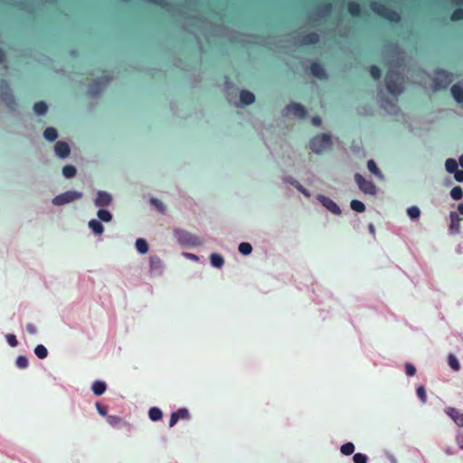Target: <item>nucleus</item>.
<instances>
[{
    "label": "nucleus",
    "mask_w": 463,
    "mask_h": 463,
    "mask_svg": "<svg viewBox=\"0 0 463 463\" xmlns=\"http://www.w3.org/2000/svg\"><path fill=\"white\" fill-rule=\"evenodd\" d=\"M309 146L314 153L322 154L331 147V136L326 133L317 135L310 140Z\"/></svg>",
    "instance_id": "f257e3e1"
},
{
    "label": "nucleus",
    "mask_w": 463,
    "mask_h": 463,
    "mask_svg": "<svg viewBox=\"0 0 463 463\" xmlns=\"http://www.w3.org/2000/svg\"><path fill=\"white\" fill-rule=\"evenodd\" d=\"M83 194L81 192L75 190L66 191L62 194L56 195L52 199V203L56 206L64 205L82 198Z\"/></svg>",
    "instance_id": "f03ea898"
},
{
    "label": "nucleus",
    "mask_w": 463,
    "mask_h": 463,
    "mask_svg": "<svg viewBox=\"0 0 463 463\" xmlns=\"http://www.w3.org/2000/svg\"><path fill=\"white\" fill-rule=\"evenodd\" d=\"M354 180L362 192L370 195L376 194V186L372 181L366 180L360 174H355Z\"/></svg>",
    "instance_id": "7ed1b4c3"
},
{
    "label": "nucleus",
    "mask_w": 463,
    "mask_h": 463,
    "mask_svg": "<svg viewBox=\"0 0 463 463\" xmlns=\"http://www.w3.org/2000/svg\"><path fill=\"white\" fill-rule=\"evenodd\" d=\"M452 81V76L444 71H437L434 77V90H438L446 88Z\"/></svg>",
    "instance_id": "20e7f679"
},
{
    "label": "nucleus",
    "mask_w": 463,
    "mask_h": 463,
    "mask_svg": "<svg viewBox=\"0 0 463 463\" xmlns=\"http://www.w3.org/2000/svg\"><path fill=\"white\" fill-rule=\"evenodd\" d=\"M386 87L388 90L393 95L400 94L402 91L399 76L393 75L392 72L388 73L387 75Z\"/></svg>",
    "instance_id": "39448f33"
},
{
    "label": "nucleus",
    "mask_w": 463,
    "mask_h": 463,
    "mask_svg": "<svg viewBox=\"0 0 463 463\" xmlns=\"http://www.w3.org/2000/svg\"><path fill=\"white\" fill-rule=\"evenodd\" d=\"M175 235L177 238L178 241L186 244V245H199L200 241H198L197 238L193 236L186 231L184 230H175Z\"/></svg>",
    "instance_id": "423d86ee"
},
{
    "label": "nucleus",
    "mask_w": 463,
    "mask_h": 463,
    "mask_svg": "<svg viewBox=\"0 0 463 463\" xmlns=\"http://www.w3.org/2000/svg\"><path fill=\"white\" fill-rule=\"evenodd\" d=\"M317 198L319 203L333 214L340 215L342 213L340 207L330 198L323 194H318Z\"/></svg>",
    "instance_id": "0eeeda50"
},
{
    "label": "nucleus",
    "mask_w": 463,
    "mask_h": 463,
    "mask_svg": "<svg viewBox=\"0 0 463 463\" xmlns=\"http://www.w3.org/2000/svg\"><path fill=\"white\" fill-rule=\"evenodd\" d=\"M112 203V195L106 192L99 190L97 192V197L94 200V204L98 208H103L106 206H109Z\"/></svg>",
    "instance_id": "6e6552de"
},
{
    "label": "nucleus",
    "mask_w": 463,
    "mask_h": 463,
    "mask_svg": "<svg viewBox=\"0 0 463 463\" xmlns=\"http://www.w3.org/2000/svg\"><path fill=\"white\" fill-rule=\"evenodd\" d=\"M286 113L291 114L298 118H304L307 116L305 108L299 103H291L287 106Z\"/></svg>",
    "instance_id": "1a4fd4ad"
},
{
    "label": "nucleus",
    "mask_w": 463,
    "mask_h": 463,
    "mask_svg": "<svg viewBox=\"0 0 463 463\" xmlns=\"http://www.w3.org/2000/svg\"><path fill=\"white\" fill-rule=\"evenodd\" d=\"M55 155L60 158H67L71 154V147L64 141H58L54 146Z\"/></svg>",
    "instance_id": "9d476101"
},
{
    "label": "nucleus",
    "mask_w": 463,
    "mask_h": 463,
    "mask_svg": "<svg viewBox=\"0 0 463 463\" xmlns=\"http://www.w3.org/2000/svg\"><path fill=\"white\" fill-rule=\"evenodd\" d=\"M163 261L157 256H151L149 260V271L153 275H160L163 271Z\"/></svg>",
    "instance_id": "9b49d317"
},
{
    "label": "nucleus",
    "mask_w": 463,
    "mask_h": 463,
    "mask_svg": "<svg viewBox=\"0 0 463 463\" xmlns=\"http://www.w3.org/2000/svg\"><path fill=\"white\" fill-rule=\"evenodd\" d=\"M450 224L449 231L453 234H458L460 232V217L456 212H450L449 213Z\"/></svg>",
    "instance_id": "f8f14e48"
},
{
    "label": "nucleus",
    "mask_w": 463,
    "mask_h": 463,
    "mask_svg": "<svg viewBox=\"0 0 463 463\" xmlns=\"http://www.w3.org/2000/svg\"><path fill=\"white\" fill-rule=\"evenodd\" d=\"M447 414L455 421L459 427H463V413L453 407L447 409Z\"/></svg>",
    "instance_id": "ddd939ff"
},
{
    "label": "nucleus",
    "mask_w": 463,
    "mask_h": 463,
    "mask_svg": "<svg viewBox=\"0 0 463 463\" xmlns=\"http://www.w3.org/2000/svg\"><path fill=\"white\" fill-rule=\"evenodd\" d=\"M373 9L375 12H377L379 14H381L383 16H385V17H387L388 19H390L392 21H395V20L398 19V14L396 13L389 12V11L386 10L385 7L380 6L377 4H373Z\"/></svg>",
    "instance_id": "4468645a"
},
{
    "label": "nucleus",
    "mask_w": 463,
    "mask_h": 463,
    "mask_svg": "<svg viewBox=\"0 0 463 463\" xmlns=\"http://www.w3.org/2000/svg\"><path fill=\"white\" fill-rule=\"evenodd\" d=\"M451 94L454 99L459 103H463V83H458L452 86Z\"/></svg>",
    "instance_id": "2eb2a0df"
},
{
    "label": "nucleus",
    "mask_w": 463,
    "mask_h": 463,
    "mask_svg": "<svg viewBox=\"0 0 463 463\" xmlns=\"http://www.w3.org/2000/svg\"><path fill=\"white\" fill-rule=\"evenodd\" d=\"M240 101L244 106L250 105L255 101V95L249 90H241L240 92Z\"/></svg>",
    "instance_id": "dca6fc26"
},
{
    "label": "nucleus",
    "mask_w": 463,
    "mask_h": 463,
    "mask_svg": "<svg viewBox=\"0 0 463 463\" xmlns=\"http://www.w3.org/2000/svg\"><path fill=\"white\" fill-rule=\"evenodd\" d=\"M89 228L96 235H100L104 232V227L101 224V222L96 219H92L88 223Z\"/></svg>",
    "instance_id": "f3484780"
},
{
    "label": "nucleus",
    "mask_w": 463,
    "mask_h": 463,
    "mask_svg": "<svg viewBox=\"0 0 463 463\" xmlns=\"http://www.w3.org/2000/svg\"><path fill=\"white\" fill-rule=\"evenodd\" d=\"M97 216L99 218V221L100 222H109L112 221V213L108 211V210H105V209H102V208H99L98 213H97Z\"/></svg>",
    "instance_id": "a211bd4d"
},
{
    "label": "nucleus",
    "mask_w": 463,
    "mask_h": 463,
    "mask_svg": "<svg viewBox=\"0 0 463 463\" xmlns=\"http://www.w3.org/2000/svg\"><path fill=\"white\" fill-rule=\"evenodd\" d=\"M43 137L47 141L52 142L58 137V132L54 128L49 127L43 131Z\"/></svg>",
    "instance_id": "6ab92c4d"
},
{
    "label": "nucleus",
    "mask_w": 463,
    "mask_h": 463,
    "mask_svg": "<svg viewBox=\"0 0 463 463\" xmlns=\"http://www.w3.org/2000/svg\"><path fill=\"white\" fill-rule=\"evenodd\" d=\"M136 248L137 250L141 254H146L148 252V244L146 241L143 238H138L136 241Z\"/></svg>",
    "instance_id": "aec40b11"
},
{
    "label": "nucleus",
    "mask_w": 463,
    "mask_h": 463,
    "mask_svg": "<svg viewBox=\"0 0 463 463\" xmlns=\"http://www.w3.org/2000/svg\"><path fill=\"white\" fill-rule=\"evenodd\" d=\"M367 168L372 174L379 177L381 180L383 179V174L381 173V171L376 165V163L373 159L368 160Z\"/></svg>",
    "instance_id": "412c9836"
},
{
    "label": "nucleus",
    "mask_w": 463,
    "mask_h": 463,
    "mask_svg": "<svg viewBox=\"0 0 463 463\" xmlns=\"http://www.w3.org/2000/svg\"><path fill=\"white\" fill-rule=\"evenodd\" d=\"M211 264L214 268H222L224 263L223 258L218 253H213L210 256Z\"/></svg>",
    "instance_id": "4be33fe9"
},
{
    "label": "nucleus",
    "mask_w": 463,
    "mask_h": 463,
    "mask_svg": "<svg viewBox=\"0 0 463 463\" xmlns=\"http://www.w3.org/2000/svg\"><path fill=\"white\" fill-rule=\"evenodd\" d=\"M106 391V383L101 381H96L92 384V392L96 395H101Z\"/></svg>",
    "instance_id": "5701e85b"
},
{
    "label": "nucleus",
    "mask_w": 463,
    "mask_h": 463,
    "mask_svg": "<svg viewBox=\"0 0 463 463\" xmlns=\"http://www.w3.org/2000/svg\"><path fill=\"white\" fill-rule=\"evenodd\" d=\"M445 168L447 172L453 174L458 169V164L455 159L449 158L445 162Z\"/></svg>",
    "instance_id": "b1692460"
},
{
    "label": "nucleus",
    "mask_w": 463,
    "mask_h": 463,
    "mask_svg": "<svg viewBox=\"0 0 463 463\" xmlns=\"http://www.w3.org/2000/svg\"><path fill=\"white\" fill-rule=\"evenodd\" d=\"M407 214L411 220L416 221L420 216V210L418 206H411L407 209Z\"/></svg>",
    "instance_id": "393cba45"
},
{
    "label": "nucleus",
    "mask_w": 463,
    "mask_h": 463,
    "mask_svg": "<svg viewBox=\"0 0 463 463\" xmlns=\"http://www.w3.org/2000/svg\"><path fill=\"white\" fill-rule=\"evenodd\" d=\"M77 173L76 167L71 165H67L62 168V175L65 178H72Z\"/></svg>",
    "instance_id": "a878e982"
},
{
    "label": "nucleus",
    "mask_w": 463,
    "mask_h": 463,
    "mask_svg": "<svg viewBox=\"0 0 463 463\" xmlns=\"http://www.w3.org/2000/svg\"><path fill=\"white\" fill-rule=\"evenodd\" d=\"M350 207L353 211L357 213H364L365 211L364 203L359 200H352L350 203Z\"/></svg>",
    "instance_id": "bb28decb"
},
{
    "label": "nucleus",
    "mask_w": 463,
    "mask_h": 463,
    "mask_svg": "<svg viewBox=\"0 0 463 463\" xmlns=\"http://www.w3.org/2000/svg\"><path fill=\"white\" fill-rule=\"evenodd\" d=\"M33 110H34L35 114H37L39 116H43L47 111V105L43 101L37 102L33 106Z\"/></svg>",
    "instance_id": "cd10ccee"
},
{
    "label": "nucleus",
    "mask_w": 463,
    "mask_h": 463,
    "mask_svg": "<svg viewBox=\"0 0 463 463\" xmlns=\"http://www.w3.org/2000/svg\"><path fill=\"white\" fill-rule=\"evenodd\" d=\"M34 354L38 358L44 359L47 357L48 351L44 345H38L34 349Z\"/></svg>",
    "instance_id": "c85d7f7f"
},
{
    "label": "nucleus",
    "mask_w": 463,
    "mask_h": 463,
    "mask_svg": "<svg viewBox=\"0 0 463 463\" xmlns=\"http://www.w3.org/2000/svg\"><path fill=\"white\" fill-rule=\"evenodd\" d=\"M149 418L153 420H159L162 418V411L157 407H152L149 410Z\"/></svg>",
    "instance_id": "c756f323"
},
{
    "label": "nucleus",
    "mask_w": 463,
    "mask_h": 463,
    "mask_svg": "<svg viewBox=\"0 0 463 463\" xmlns=\"http://www.w3.org/2000/svg\"><path fill=\"white\" fill-rule=\"evenodd\" d=\"M310 70H311V72L313 75H315L318 78L325 77V71H324V69L321 67V65H319L317 63H314V64H312Z\"/></svg>",
    "instance_id": "7c9ffc66"
},
{
    "label": "nucleus",
    "mask_w": 463,
    "mask_h": 463,
    "mask_svg": "<svg viewBox=\"0 0 463 463\" xmlns=\"http://www.w3.org/2000/svg\"><path fill=\"white\" fill-rule=\"evenodd\" d=\"M448 362H449V366L454 371H458L460 369L459 362H458V360L457 359V357L453 354H449Z\"/></svg>",
    "instance_id": "2f4dec72"
},
{
    "label": "nucleus",
    "mask_w": 463,
    "mask_h": 463,
    "mask_svg": "<svg viewBox=\"0 0 463 463\" xmlns=\"http://www.w3.org/2000/svg\"><path fill=\"white\" fill-rule=\"evenodd\" d=\"M239 251L242 255H250L252 251V247L249 242H241L238 248Z\"/></svg>",
    "instance_id": "473e14b6"
},
{
    "label": "nucleus",
    "mask_w": 463,
    "mask_h": 463,
    "mask_svg": "<svg viewBox=\"0 0 463 463\" xmlns=\"http://www.w3.org/2000/svg\"><path fill=\"white\" fill-rule=\"evenodd\" d=\"M354 445L352 442H347L341 446V452L344 455H346V456L351 455L354 453Z\"/></svg>",
    "instance_id": "72a5a7b5"
},
{
    "label": "nucleus",
    "mask_w": 463,
    "mask_h": 463,
    "mask_svg": "<svg viewBox=\"0 0 463 463\" xmlns=\"http://www.w3.org/2000/svg\"><path fill=\"white\" fill-rule=\"evenodd\" d=\"M450 196L452 199L458 201L460 200L463 196V192L460 186H455L450 191Z\"/></svg>",
    "instance_id": "f704fd0d"
},
{
    "label": "nucleus",
    "mask_w": 463,
    "mask_h": 463,
    "mask_svg": "<svg viewBox=\"0 0 463 463\" xmlns=\"http://www.w3.org/2000/svg\"><path fill=\"white\" fill-rule=\"evenodd\" d=\"M150 202L160 213H164L165 212V206L158 199L151 198Z\"/></svg>",
    "instance_id": "c9c22d12"
},
{
    "label": "nucleus",
    "mask_w": 463,
    "mask_h": 463,
    "mask_svg": "<svg viewBox=\"0 0 463 463\" xmlns=\"http://www.w3.org/2000/svg\"><path fill=\"white\" fill-rule=\"evenodd\" d=\"M417 394L421 402L425 403L427 401V395L424 386L420 385L417 388Z\"/></svg>",
    "instance_id": "e433bc0d"
},
{
    "label": "nucleus",
    "mask_w": 463,
    "mask_h": 463,
    "mask_svg": "<svg viewBox=\"0 0 463 463\" xmlns=\"http://www.w3.org/2000/svg\"><path fill=\"white\" fill-rule=\"evenodd\" d=\"M16 365L19 368H26L28 366V360L25 356L20 355L16 359Z\"/></svg>",
    "instance_id": "4c0bfd02"
},
{
    "label": "nucleus",
    "mask_w": 463,
    "mask_h": 463,
    "mask_svg": "<svg viewBox=\"0 0 463 463\" xmlns=\"http://www.w3.org/2000/svg\"><path fill=\"white\" fill-rule=\"evenodd\" d=\"M353 460L354 463H367V457L362 453H356L353 457Z\"/></svg>",
    "instance_id": "58836bf2"
},
{
    "label": "nucleus",
    "mask_w": 463,
    "mask_h": 463,
    "mask_svg": "<svg viewBox=\"0 0 463 463\" xmlns=\"http://www.w3.org/2000/svg\"><path fill=\"white\" fill-rule=\"evenodd\" d=\"M107 420L111 426H117L121 422V419L115 415L109 416Z\"/></svg>",
    "instance_id": "ea45409f"
},
{
    "label": "nucleus",
    "mask_w": 463,
    "mask_h": 463,
    "mask_svg": "<svg viewBox=\"0 0 463 463\" xmlns=\"http://www.w3.org/2000/svg\"><path fill=\"white\" fill-rule=\"evenodd\" d=\"M348 10H349L350 14H352L353 15H356L359 14L360 7L357 4L351 3L348 6Z\"/></svg>",
    "instance_id": "a19ab883"
},
{
    "label": "nucleus",
    "mask_w": 463,
    "mask_h": 463,
    "mask_svg": "<svg viewBox=\"0 0 463 463\" xmlns=\"http://www.w3.org/2000/svg\"><path fill=\"white\" fill-rule=\"evenodd\" d=\"M6 340L12 347H14L18 345L17 339L14 335H12V334L7 335Z\"/></svg>",
    "instance_id": "79ce46f5"
},
{
    "label": "nucleus",
    "mask_w": 463,
    "mask_h": 463,
    "mask_svg": "<svg viewBox=\"0 0 463 463\" xmlns=\"http://www.w3.org/2000/svg\"><path fill=\"white\" fill-rule=\"evenodd\" d=\"M370 72H371L372 77H373V79H375V80H378V79L381 77V71H380V69H379L378 67H376V66H373V67L371 68Z\"/></svg>",
    "instance_id": "37998d69"
},
{
    "label": "nucleus",
    "mask_w": 463,
    "mask_h": 463,
    "mask_svg": "<svg viewBox=\"0 0 463 463\" xmlns=\"http://www.w3.org/2000/svg\"><path fill=\"white\" fill-rule=\"evenodd\" d=\"M2 99L6 103L8 106H12L14 103V98L10 94H3Z\"/></svg>",
    "instance_id": "c03bdc74"
},
{
    "label": "nucleus",
    "mask_w": 463,
    "mask_h": 463,
    "mask_svg": "<svg viewBox=\"0 0 463 463\" xmlns=\"http://www.w3.org/2000/svg\"><path fill=\"white\" fill-rule=\"evenodd\" d=\"M283 181H284V183L291 184V185H293L296 188H297L298 184H299V183L295 178H293L291 176L284 177Z\"/></svg>",
    "instance_id": "a18cd8bd"
},
{
    "label": "nucleus",
    "mask_w": 463,
    "mask_h": 463,
    "mask_svg": "<svg viewBox=\"0 0 463 463\" xmlns=\"http://www.w3.org/2000/svg\"><path fill=\"white\" fill-rule=\"evenodd\" d=\"M175 413L178 414L179 419H187L189 416L188 411L184 408L179 409L177 411H175Z\"/></svg>",
    "instance_id": "49530a36"
},
{
    "label": "nucleus",
    "mask_w": 463,
    "mask_h": 463,
    "mask_svg": "<svg viewBox=\"0 0 463 463\" xmlns=\"http://www.w3.org/2000/svg\"><path fill=\"white\" fill-rule=\"evenodd\" d=\"M463 18V10L458 9L456 10L451 16V19L454 21L460 20Z\"/></svg>",
    "instance_id": "de8ad7c7"
},
{
    "label": "nucleus",
    "mask_w": 463,
    "mask_h": 463,
    "mask_svg": "<svg viewBox=\"0 0 463 463\" xmlns=\"http://www.w3.org/2000/svg\"><path fill=\"white\" fill-rule=\"evenodd\" d=\"M406 373L409 376H413L416 373L415 367L411 364H407L405 366Z\"/></svg>",
    "instance_id": "09e8293b"
},
{
    "label": "nucleus",
    "mask_w": 463,
    "mask_h": 463,
    "mask_svg": "<svg viewBox=\"0 0 463 463\" xmlns=\"http://www.w3.org/2000/svg\"><path fill=\"white\" fill-rule=\"evenodd\" d=\"M383 107L384 109H386L389 113H395L396 112V107L391 103H383Z\"/></svg>",
    "instance_id": "8fccbe9b"
},
{
    "label": "nucleus",
    "mask_w": 463,
    "mask_h": 463,
    "mask_svg": "<svg viewBox=\"0 0 463 463\" xmlns=\"http://www.w3.org/2000/svg\"><path fill=\"white\" fill-rule=\"evenodd\" d=\"M297 190L299 191L302 194H304L307 198H309L311 196L310 193L300 184H298Z\"/></svg>",
    "instance_id": "3c124183"
},
{
    "label": "nucleus",
    "mask_w": 463,
    "mask_h": 463,
    "mask_svg": "<svg viewBox=\"0 0 463 463\" xmlns=\"http://www.w3.org/2000/svg\"><path fill=\"white\" fill-rule=\"evenodd\" d=\"M454 174V178L456 181L462 183L463 182V171L458 169Z\"/></svg>",
    "instance_id": "603ef678"
},
{
    "label": "nucleus",
    "mask_w": 463,
    "mask_h": 463,
    "mask_svg": "<svg viewBox=\"0 0 463 463\" xmlns=\"http://www.w3.org/2000/svg\"><path fill=\"white\" fill-rule=\"evenodd\" d=\"M178 420H179L178 414L173 412L170 417L169 426L170 427L175 426L176 424V422L178 421Z\"/></svg>",
    "instance_id": "864d4df0"
},
{
    "label": "nucleus",
    "mask_w": 463,
    "mask_h": 463,
    "mask_svg": "<svg viewBox=\"0 0 463 463\" xmlns=\"http://www.w3.org/2000/svg\"><path fill=\"white\" fill-rule=\"evenodd\" d=\"M97 410L99 413L102 416H105L107 414V408L101 406L100 404L97 403Z\"/></svg>",
    "instance_id": "5fc2aeb1"
},
{
    "label": "nucleus",
    "mask_w": 463,
    "mask_h": 463,
    "mask_svg": "<svg viewBox=\"0 0 463 463\" xmlns=\"http://www.w3.org/2000/svg\"><path fill=\"white\" fill-rule=\"evenodd\" d=\"M184 256L185 258H187V259H190V260H195V261H197L199 260V258L196 255L193 254V253H187L186 252V253H184Z\"/></svg>",
    "instance_id": "6e6d98bb"
},
{
    "label": "nucleus",
    "mask_w": 463,
    "mask_h": 463,
    "mask_svg": "<svg viewBox=\"0 0 463 463\" xmlns=\"http://www.w3.org/2000/svg\"><path fill=\"white\" fill-rule=\"evenodd\" d=\"M27 330L29 331V333H31L33 335H34L36 333V327L32 324L27 325Z\"/></svg>",
    "instance_id": "4d7b16f0"
},
{
    "label": "nucleus",
    "mask_w": 463,
    "mask_h": 463,
    "mask_svg": "<svg viewBox=\"0 0 463 463\" xmlns=\"http://www.w3.org/2000/svg\"><path fill=\"white\" fill-rule=\"evenodd\" d=\"M457 442H458V445L459 446V448L461 449H463V435H458L457 437Z\"/></svg>",
    "instance_id": "13d9d810"
},
{
    "label": "nucleus",
    "mask_w": 463,
    "mask_h": 463,
    "mask_svg": "<svg viewBox=\"0 0 463 463\" xmlns=\"http://www.w3.org/2000/svg\"><path fill=\"white\" fill-rule=\"evenodd\" d=\"M312 123L315 125V126H319L321 124V118L319 117H314L312 118Z\"/></svg>",
    "instance_id": "bf43d9fd"
},
{
    "label": "nucleus",
    "mask_w": 463,
    "mask_h": 463,
    "mask_svg": "<svg viewBox=\"0 0 463 463\" xmlns=\"http://www.w3.org/2000/svg\"><path fill=\"white\" fill-rule=\"evenodd\" d=\"M368 230L370 232L371 234L374 235L375 234V229H374V226L373 223H370L368 225Z\"/></svg>",
    "instance_id": "052dcab7"
},
{
    "label": "nucleus",
    "mask_w": 463,
    "mask_h": 463,
    "mask_svg": "<svg viewBox=\"0 0 463 463\" xmlns=\"http://www.w3.org/2000/svg\"><path fill=\"white\" fill-rule=\"evenodd\" d=\"M458 210L463 215V203H459L458 204Z\"/></svg>",
    "instance_id": "680f3d73"
},
{
    "label": "nucleus",
    "mask_w": 463,
    "mask_h": 463,
    "mask_svg": "<svg viewBox=\"0 0 463 463\" xmlns=\"http://www.w3.org/2000/svg\"><path fill=\"white\" fill-rule=\"evenodd\" d=\"M458 163L461 165V167L463 168V154L459 156Z\"/></svg>",
    "instance_id": "e2e57ef3"
},
{
    "label": "nucleus",
    "mask_w": 463,
    "mask_h": 463,
    "mask_svg": "<svg viewBox=\"0 0 463 463\" xmlns=\"http://www.w3.org/2000/svg\"><path fill=\"white\" fill-rule=\"evenodd\" d=\"M4 59V52L0 50V62L3 61Z\"/></svg>",
    "instance_id": "0e129e2a"
},
{
    "label": "nucleus",
    "mask_w": 463,
    "mask_h": 463,
    "mask_svg": "<svg viewBox=\"0 0 463 463\" xmlns=\"http://www.w3.org/2000/svg\"><path fill=\"white\" fill-rule=\"evenodd\" d=\"M317 36L314 35V36H313V39H311V40H310V42H316V41H317Z\"/></svg>",
    "instance_id": "69168bd1"
}]
</instances>
